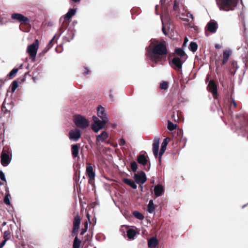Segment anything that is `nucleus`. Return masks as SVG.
<instances>
[{"mask_svg":"<svg viewBox=\"0 0 248 248\" xmlns=\"http://www.w3.org/2000/svg\"><path fill=\"white\" fill-rule=\"evenodd\" d=\"M168 53L167 43L164 40L152 41L146 47L147 56L155 63L165 60Z\"/></svg>","mask_w":248,"mask_h":248,"instance_id":"obj_1","label":"nucleus"},{"mask_svg":"<svg viewBox=\"0 0 248 248\" xmlns=\"http://www.w3.org/2000/svg\"><path fill=\"white\" fill-rule=\"evenodd\" d=\"M220 10L224 11L233 10L236 6L238 0H216Z\"/></svg>","mask_w":248,"mask_h":248,"instance_id":"obj_2","label":"nucleus"},{"mask_svg":"<svg viewBox=\"0 0 248 248\" xmlns=\"http://www.w3.org/2000/svg\"><path fill=\"white\" fill-rule=\"evenodd\" d=\"M73 121L76 126L81 128H85L89 125V122L80 115H74Z\"/></svg>","mask_w":248,"mask_h":248,"instance_id":"obj_3","label":"nucleus"},{"mask_svg":"<svg viewBox=\"0 0 248 248\" xmlns=\"http://www.w3.org/2000/svg\"><path fill=\"white\" fill-rule=\"evenodd\" d=\"M93 123L92 124V128L95 132H97L100 129L103 128L108 120L107 119H102V121H100L95 116L93 117Z\"/></svg>","mask_w":248,"mask_h":248,"instance_id":"obj_4","label":"nucleus"},{"mask_svg":"<svg viewBox=\"0 0 248 248\" xmlns=\"http://www.w3.org/2000/svg\"><path fill=\"white\" fill-rule=\"evenodd\" d=\"M38 47L39 41L36 39L32 44L29 45L27 47V52L29 53L30 58L33 61L35 60Z\"/></svg>","mask_w":248,"mask_h":248,"instance_id":"obj_5","label":"nucleus"},{"mask_svg":"<svg viewBox=\"0 0 248 248\" xmlns=\"http://www.w3.org/2000/svg\"><path fill=\"white\" fill-rule=\"evenodd\" d=\"M11 18L14 20L18 21L22 25H30V19L21 14L14 13L11 15Z\"/></svg>","mask_w":248,"mask_h":248,"instance_id":"obj_6","label":"nucleus"},{"mask_svg":"<svg viewBox=\"0 0 248 248\" xmlns=\"http://www.w3.org/2000/svg\"><path fill=\"white\" fill-rule=\"evenodd\" d=\"M185 61V59H182L178 57H174L171 62H169L172 68L176 70L182 69L183 63Z\"/></svg>","mask_w":248,"mask_h":248,"instance_id":"obj_7","label":"nucleus"},{"mask_svg":"<svg viewBox=\"0 0 248 248\" xmlns=\"http://www.w3.org/2000/svg\"><path fill=\"white\" fill-rule=\"evenodd\" d=\"M207 89L209 92L212 93L214 97L216 98L217 95V86L213 80L209 81Z\"/></svg>","mask_w":248,"mask_h":248,"instance_id":"obj_8","label":"nucleus"},{"mask_svg":"<svg viewBox=\"0 0 248 248\" xmlns=\"http://www.w3.org/2000/svg\"><path fill=\"white\" fill-rule=\"evenodd\" d=\"M134 178L137 184H143L146 181V177L145 173L143 171H141L139 174L135 173Z\"/></svg>","mask_w":248,"mask_h":248,"instance_id":"obj_9","label":"nucleus"},{"mask_svg":"<svg viewBox=\"0 0 248 248\" xmlns=\"http://www.w3.org/2000/svg\"><path fill=\"white\" fill-rule=\"evenodd\" d=\"M86 173L89 177V183L92 184V181L94 180L95 177V173L91 164H88L86 167Z\"/></svg>","mask_w":248,"mask_h":248,"instance_id":"obj_10","label":"nucleus"},{"mask_svg":"<svg viewBox=\"0 0 248 248\" xmlns=\"http://www.w3.org/2000/svg\"><path fill=\"white\" fill-rule=\"evenodd\" d=\"M217 28L218 26L217 22L214 20H211L207 23L205 30L210 32L215 33L216 32Z\"/></svg>","mask_w":248,"mask_h":248,"instance_id":"obj_11","label":"nucleus"},{"mask_svg":"<svg viewBox=\"0 0 248 248\" xmlns=\"http://www.w3.org/2000/svg\"><path fill=\"white\" fill-rule=\"evenodd\" d=\"M170 140V139L169 137H167V138L164 139L163 141V142L161 144V149L160 150V152L159 153V157L158 158H159V161L160 163H161V156L164 153V152L166 149V147Z\"/></svg>","mask_w":248,"mask_h":248,"instance_id":"obj_12","label":"nucleus"},{"mask_svg":"<svg viewBox=\"0 0 248 248\" xmlns=\"http://www.w3.org/2000/svg\"><path fill=\"white\" fill-rule=\"evenodd\" d=\"M171 119L175 122H179L181 121L182 119V112L177 110L175 107H173L172 108Z\"/></svg>","mask_w":248,"mask_h":248,"instance_id":"obj_13","label":"nucleus"},{"mask_svg":"<svg viewBox=\"0 0 248 248\" xmlns=\"http://www.w3.org/2000/svg\"><path fill=\"white\" fill-rule=\"evenodd\" d=\"M1 164L3 166H7L11 162V158L10 157L8 153L3 151L1 153Z\"/></svg>","mask_w":248,"mask_h":248,"instance_id":"obj_14","label":"nucleus"},{"mask_svg":"<svg viewBox=\"0 0 248 248\" xmlns=\"http://www.w3.org/2000/svg\"><path fill=\"white\" fill-rule=\"evenodd\" d=\"M81 137L80 131L78 129L71 130L69 133V138L70 140L77 141Z\"/></svg>","mask_w":248,"mask_h":248,"instance_id":"obj_15","label":"nucleus"},{"mask_svg":"<svg viewBox=\"0 0 248 248\" xmlns=\"http://www.w3.org/2000/svg\"><path fill=\"white\" fill-rule=\"evenodd\" d=\"M160 140L159 138H156L154 140L153 144V151L155 157L156 158L158 155L159 145Z\"/></svg>","mask_w":248,"mask_h":248,"instance_id":"obj_16","label":"nucleus"},{"mask_svg":"<svg viewBox=\"0 0 248 248\" xmlns=\"http://www.w3.org/2000/svg\"><path fill=\"white\" fill-rule=\"evenodd\" d=\"M158 245V241L155 237H152L148 241L149 248H155Z\"/></svg>","mask_w":248,"mask_h":248,"instance_id":"obj_17","label":"nucleus"},{"mask_svg":"<svg viewBox=\"0 0 248 248\" xmlns=\"http://www.w3.org/2000/svg\"><path fill=\"white\" fill-rule=\"evenodd\" d=\"M79 145L76 144L72 145L71 152L72 156L74 158L78 157Z\"/></svg>","mask_w":248,"mask_h":248,"instance_id":"obj_18","label":"nucleus"},{"mask_svg":"<svg viewBox=\"0 0 248 248\" xmlns=\"http://www.w3.org/2000/svg\"><path fill=\"white\" fill-rule=\"evenodd\" d=\"M97 115L99 117H100L101 119H107L108 120V118L107 117L106 114L105 113L104 108L101 106L98 107L97 109Z\"/></svg>","mask_w":248,"mask_h":248,"instance_id":"obj_19","label":"nucleus"},{"mask_svg":"<svg viewBox=\"0 0 248 248\" xmlns=\"http://www.w3.org/2000/svg\"><path fill=\"white\" fill-rule=\"evenodd\" d=\"M108 137V133L106 131H103L101 134L98 135L96 136V141L97 142H103L106 140Z\"/></svg>","mask_w":248,"mask_h":248,"instance_id":"obj_20","label":"nucleus"},{"mask_svg":"<svg viewBox=\"0 0 248 248\" xmlns=\"http://www.w3.org/2000/svg\"><path fill=\"white\" fill-rule=\"evenodd\" d=\"M163 192L164 189L162 186L158 185L155 186L154 188V192L156 197L161 196Z\"/></svg>","mask_w":248,"mask_h":248,"instance_id":"obj_21","label":"nucleus"},{"mask_svg":"<svg viewBox=\"0 0 248 248\" xmlns=\"http://www.w3.org/2000/svg\"><path fill=\"white\" fill-rule=\"evenodd\" d=\"M175 53L177 55L180 57L179 58L186 60L185 57L186 55L182 48L179 47L176 48L175 49Z\"/></svg>","mask_w":248,"mask_h":248,"instance_id":"obj_22","label":"nucleus"},{"mask_svg":"<svg viewBox=\"0 0 248 248\" xmlns=\"http://www.w3.org/2000/svg\"><path fill=\"white\" fill-rule=\"evenodd\" d=\"M81 222L80 217L78 215H76L74 218L73 220V228L78 229L79 228V225Z\"/></svg>","mask_w":248,"mask_h":248,"instance_id":"obj_23","label":"nucleus"},{"mask_svg":"<svg viewBox=\"0 0 248 248\" xmlns=\"http://www.w3.org/2000/svg\"><path fill=\"white\" fill-rule=\"evenodd\" d=\"M123 181L125 184L129 186L130 187H131L133 189H136L137 187V185L133 181V180H132L131 179H129L128 178H124L123 180Z\"/></svg>","mask_w":248,"mask_h":248,"instance_id":"obj_24","label":"nucleus"},{"mask_svg":"<svg viewBox=\"0 0 248 248\" xmlns=\"http://www.w3.org/2000/svg\"><path fill=\"white\" fill-rule=\"evenodd\" d=\"M137 161L142 165H145L147 163V159L144 155H139L137 157Z\"/></svg>","mask_w":248,"mask_h":248,"instance_id":"obj_25","label":"nucleus"},{"mask_svg":"<svg viewBox=\"0 0 248 248\" xmlns=\"http://www.w3.org/2000/svg\"><path fill=\"white\" fill-rule=\"evenodd\" d=\"M76 12V9H70L69 10L68 12L65 15L64 18L65 19H66V20H69L70 21V19L72 18V17L74 15H75Z\"/></svg>","mask_w":248,"mask_h":248,"instance_id":"obj_26","label":"nucleus"},{"mask_svg":"<svg viewBox=\"0 0 248 248\" xmlns=\"http://www.w3.org/2000/svg\"><path fill=\"white\" fill-rule=\"evenodd\" d=\"M136 234L137 232L133 229H129L127 231V236L129 239H134Z\"/></svg>","mask_w":248,"mask_h":248,"instance_id":"obj_27","label":"nucleus"},{"mask_svg":"<svg viewBox=\"0 0 248 248\" xmlns=\"http://www.w3.org/2000/svg\"><path fill=\"white\" fill-rule=\"evenodd\" d=\"M230 54L229 51L225 50L223 52V60L222 61L221 65H224L228 61Z\"/></svg>","mask_w":248,"mask_h":248,"instance_id":"obj_28","label":"nucleus"},{"mask_svg":"<svg viewBox=\"0 0 248 248\" xmlns=\"http://www.w3.org/2000/svg\"><path fill=\"white\" fill-rule=\"evenodd\" d=\"M70 22V20H66V19L64 18H63V21H62V23L60 28V30L62 32H63L67 28Z\"/></svg>","mask_w":248,"mask_h":248,"instance_id":"obj_29","label":"nucleus"},{"mask_svg":"<svg viewBox=\"0 0 248 248\" xmlns=\"http://www.w3.org/2000/svg\"><path fill=\"white\" fill-rule=\"evenodd\" d=\"M148 211L150 213H153L155 210V206L154 205L153 201L150 200L148 204Z\"/></svg>","mask_w":248,"mask_h":248,"instance_id":"obj_30","label":"nucleus"},{"mask_svg":"<svg viewBox=\"0 0 248 248\" xmlns=\"http://www.w3.org/2000/svg\"><path fill=\"white\" fill-rule=\"evenodd\" d=\"M81 241L76 236L73 242V248H79Z\"/></svg>","mask_w":248,"mask_h":248,"instance_id":"obj_31","label":"nucleus"},{"mask_svg":"<svg viewBox=\"0 0 248 248\" xmlns=\"http://www.w3.org/2000/svg\"><path fill=\"white\" fill-rule=\"evenodd\" d=\"M189 49L192 52H195L198 49V45L196 42H191L189 46Z\"/></svg>","mask_w":248,"mask_h":248,"instance_id":"obj_32","label":"nucleus"},{"mask_svg":"<svg viewBox=\"0 0 248 248\" xmlns=\"http://www.w3.org/2000/svg\"><path fill=\"white\" fill-rule=\"evenodd\" d=\"M133 215L136 218L140 220H142L144 217V216L141 213L137 211H134Z\"/></svg>","mask_w":248,"mask_h":248,"instance_id":"obj_33","label":"nucleus"},{"mask_svg":"<svg viewBox=\"0 0 248 248\" xmlns=\"http://www.w3.org/2000/svg\"><path fill=\"white\" fill-rule=\"evenodd\" d=\"M18 69L17 68L13 69L11 72L8 74L7 77L10 78H13L16 75Z\"/></svg>","mask_w":248,"mask_h":248,"instance_id":"obj_34","label":"nucleus"},{"mask_svg":"<svg viewBox=\"0 0 248 248\" xmlns=\"http://www.w3.org/2000/svg\"><path fill=\"white\" fill-rule=\"evenodd\" d=\"M169 83L167 81H163L160 84L159 88L161 90H166L168 89Z\"/></svg>","mask_w":248,"mask_h":248,"instance_id":"obj_35","label":"nucleus"},{"mask_svg":"<svg viewBox=\"0 0 248 248\" xmlns=\"http://www.w3.org/2000/svg\"><path fill=\"white\" fill-rule=\"evenodd\" d=\"M177 126L176 124H173L172 122H171L170 121L168 120V129L170 131H172L176 129V127Z\"/></svg>","mask_w":248,"mask_h":248,"instance_id":"obj_36","label":"nucleus"},{"mask_svg":"<svg viewBox=\"0 0 248 248\" xmlns=\"http://www.w3.org/2000/svg\"><path fill=\"white\" fill-rule=\"evenodd\" d=\"M55 37H56V36H54L52 38V39L50 41V42H49L48 44L47 45V46L46 48L47 50H48L49 49H50L52 47V46L54 45V44L56 42L55 41Z\"/></svg>","mask_w":248,"mask_h":248,"instance_id":"obj_37","label":"nucleus"},{"mask_svg":"<svg viewBox=\"0 0 248 248\" xmlns=\"http://www.w3.org/2000/svg\"><path fill=\"white\" fill-rule=\"evenodd\" d=\"M3 239L6 241L9 240L11 238V232L10 230L6 231L3 233Z\"/></svg>","mask_w":248,"mask_h":248,"instance_id":"obj_38","label":"nucleus"},{"mask_svg":"<svg viewBox=\"0 0 248 248\" xmlns=\"http://www.w3.org/2000/svg\"><path fill=\"white\" fill-rule=\"evenodd\" d=\"M11 198V195L10 193H6V195L4 198V202L7 205H10L11 202L10 201V198Z\"/></svg>","mask_w":248,"mask_h":248,"instance_id":"obj_39","label":"nucleus"},{"mask_svg":"<svg viewBox=\"0 0 248 248\" xmlns=\"http://www.w3.org/2000/svg\"><path fill=\"white\" fill-rule=\"evenodd\" d=\"M237 68V62H232L231 64V70L232 72L234 74Z\"/></svg>","mask_w":248,"mask_h":248,"instance_id":"obj_40","label":"nucleus"},{"mask_svg":"<svg viewBox=\"0 0 248 248\" xmlns=\"http://www.w3.org/2000/svg\"><path fill=\"white\" fill-rule=\"evenodd\" d=\"M131 169L133 172H136L138 169V165L135 161H132L131 162L130 165Z\"/></svg>","mask_w":248,"mask_h":248,"instance_id":"obj_41","label":"nucleus"},{"mask_svg":"<svg viewBox=\"0 0 248 248\" xmlns=\"http://www.w3.org/2000/svg\"><path fill=\"white\" fill-rule=\"evenodd\" d=\"M12 92H14L18 86V82L16 80H14L12 83Z\"/></svg>","mask_w":248,"mask_h":248,"instance_id":"obj_42","label":"nucleus"},{"mask_svg":"<svg viewBox=\"0 0 248 248\" xmlns=\"http://www.w3.org/2000/svg\"><path fill=\"white\" fill-rule=\"evenodd\" d=\"M0 179L2 181H4L5 182L6 181L5 177V175H4V173L1 170H0Z\"/></svg>","mask_w":248,"mask_h":248,"instance_id":"obj_43","label":"nucleus"},{"mask_svg":"<svg viewBox=\"0 0 248 248\" xmlns=\"http://www.w3.org/2000/svg\"><path fill=\"white\" fill-rule=\"evenodd\" d=\"M161 20H162V32H163V33L165 35H167L168 34V33L166 30V29H165V27L164 26V21L162 19H161Z\"/></svg>","mask_w":248,"mask_h":248,"instance_id":"obj_44","label":"nucleus"},{"mask_svg":"<svg viewBox=\"0 0 248 248\" xmlns=\"http://www.w3.org/2000/svg\"><path fill=\"white\" fill-rule=\"evenodd\" d=\"M75 175H76V178H74V179H75V181L76 182H77V181H79V179L80 171H79L78 173L77 172H76L75 173Z\"/></svg>","mask_w":248,"mask_h":248,"instance_id":"obj_45","label":"nucleus"},{"mask_svg":"<svg viewBox=\"0 0 248 248\" xmlns=\"http://www.w3.org/2000/svg\"><path fill=\"white\" fill-rule=\"evenodd\" d=\"M78 229H75V228H73V230H72V236H77V235H78Z\"/></svg>","mask_w":248,"mask_h":248,"instance_id":"obj_46","label":"nucleus"},{"mask_svg":"<svg viewBox=\"0 0 248 248\" xmlns=\"http://www.w3.org/2000/svg\"><path fill=\"white\" fill-rule=\"evenodd\" d=\"M119 143L120 146H123L125 144V141L123 138H122L120 140Z\"/></svg>","mask_w":248,"mask_h":248,"instance_id":"obj_47","label":"nucleus"},{"mask_svg":"<svg viewBox=\"0 0 248 248\" xmlns=\"http://www.w3.org/2000/svg\"><path fill=\"white\" fill-rule=\"evenodd\" d=\"M1 108V110L2 111H3L5 113H6L8 111L7 109H6V108L5 106L4 103L2 104Z\"/></svg>","mask_w":248,"mask_h":248,"instance_id":"obj_48","label":"nucleus"},{"mask_svg":"<svg viewBox=\"0 0 248 248\" xmlns=\"http://www.w3.org/2000/svg\"><path fill=\"white\" fill-rule=\"evenodd\" d=\"M244 61L245 62V64L248 67V52L246 56L244 58Z\"/></svg>","mask_w":248,"mask_h":248,"instance_id":"obj_49","label":"nucleus"},{"mask_svg":"<svg viewBox=\"0 0 248 248\" xmlns=\"http://www.w3.org/2000/svg\"><path fill=\"white\" fill-rule=\"evenodd\" d=\"M231 104H232L233 105L234 108H236L237 103L235 102V100L233 98H232Z\"/></svg>","mask_w":248,"mask_h":248,"instance_id":"obj_50","label":"nucleus"},{"mask_svg":"<svg viewBox=\"0 0 248 248\" xmlns=\"http://www.w3.org/2000/svg\"><path fill=\"white\" fill-rule=\"evenodd\" d=\"M178 7V4L177 3L176 1H174L173 9L174 10H177Z\"/></svg>","mask_w":248,"mask_h":248,"instance_id":"obj_51","label":"nucleus"},{"mask_svg":"<svg viewBox=\"0 0 248 248\" xmlns=\"http://www.w3.org/2000/svg\"><path fill=\"white\" fill-rule=\"evenodd\" d=\"M6 241H7L6 240H3L1 242V243L0 244V248H2L4 246V245H5Z\"/></svg>","mask_w":248,"mask_h":248,"instance_id":"obj_52","label":"nucleus"},{"mask_svg":"<svg viewBox=\"0 0 248 248\" xmlns=\"http://www.w3.org/2000/svg\"><path fill=\"white\" fill-rule=\"evenodd\" d=\"M6 241H7L6 240H3L1 242V243L0 244V248H2L4 246V245H5Z\"/></svg>","mask_w":248,"mask_h":248,"instance_id":"obj_53","label":"nucleus"},{"mask_svg":"<svg viewBox=\"0 0 248 248\" xmlns=\"http://www.w3.org/2000/svg\"><path fill=\"white\" fill-rule=\"evenodd\" d=\"M6 241H7L6 240H3L1 242V243L0 244V248H2L4 246V245H5Z\"/></svg>","mask_w":248,"mask_h":248,"instance_id":"obj_54","label":"nucleus"},{"mask_svg":"<svg viewBox=\"0 0 248 248\" xmlns=\"http://www.w3.org/2000/svg\"><path fill=\"white\" fill-rule=\"evenodd\" d=\"M84 228H86V229H88V223L87 221H86L84 223Z\"/></svg>","mask_w":248,"mask_h":248,"instance_id":"obj_55","label":"nucleus"},{"mask_svg":"<svg viewBox=\"0 0 248 248\" xmlns=\"http://www.w3.org/2000/svg\"><path fill=\"white\" fill-rule=\"evenodd\" d=\"M90 72V70L87 69V68H85V70L84 71V73L85 74H88Z\"/></svg>","mask_w":248,"mask_h":248,"instance_id":"obj_56","label":"nucleus"},{"mask_svg":"<svg viewBox=\"0 0 248 248\" xmlns=\"http://www.w3.org/2000/svg\"><path fill=\"white\" fill-rule=\"evenodd\" d=\"M215 48H216V49H219V48H221V46H220V45H219V44H216V45H215Z\"/></svg>","mask_w":248,"mask_h":248,"instance_id":"obj_57","label":"nucleus"},{"mask_svg":"<svg viewBox=\"0 0 248 248\" xmlns=\"http://www.w3.org/2000/svg\"><path fill=\"white\" fill-rule=\"evenodd\" d=\"M187 41H188V39L186 37L184 40V42L183 43V45H184L185 44H186Z\"/></svg>","mask_w":248,"mask_h":248,"instance_id":"obj_58","label":"nucleus"},{"mask_svg":"<svg viewBox=\"0 0 248 248\" xmlns=\"http://www.w3.org/2000/svg\"><path fill=\"white\" fill-rule=\"evenodd\" d=\"M5 191H6V193H7L8 192L9 193L8 187L7 186L5 187Z\"/></svg>","mask_w":248,"mask_h":248,"instance_id":"obj_59","label":"nucleus"},{"mask_svg":"<svg viewBox=\"0 0 248 248\" xmlns=\"http://www.w3.org/2000/svg\"><path fill=\"white\" fill-rule=\"evenodd\" d=\"M87 217L88 218V221L90 222V216L88 213L87 214Z\"/></svg>","mask_w":248,"mask_h":248,"instance_id":"obj_60","label":"nucleus"},{"mask_svg":"<svg viewBox=\"0 0 248 248\" xmlns=\"http://www.w3.org/2000/svg\"><path fill=\"white\" fill-rule=\"evenodd\" d=\"M81 231L84 232H87V229H86V228H82L81 229Z\"/></svg>","mask_w":248,"mask_h":248,"instance_id":"obj_61","label":"nucleus"},{"mask_svg":"<svg viewBox=\"0 0 248 248\" xmlns=\"http://www.w3.org/2000/svg\"><path fill=\"white\" fill-rule=\"evenodd\" d=\"M85 233L84 232L81 231L80 235H83Z\"/></svg>","mask_w":248,"mask_h":248,"instance_id":"obj_62","label":"nucleus"},{"mask_svg":"<svg viewBox=\"0 0 248 248\" xmlns=\"http://www.w3.org/2000/svg\"><path fill=\"white\" fill-rule=\"evenodd\" d=\"M72 0L75 2H78L80 0Z\"/></svg>","mask_w":248,"mask_h":248,"instance_id":"obj_63","label":"nucleus"},{"mask_svg":"<svg viewBox=\"0 0 248 248\" xmlns=\"http://www.w3.org/2000/svg\"><path fill=\"white\" fill-rule=\"evenodd\" d=\"M0 83H3V81L2 79H0Z\"/></svg>","mask_w":248,"mask_h":248,"instance_id":"obj_64","label":"nucleus"}]
</instances>
